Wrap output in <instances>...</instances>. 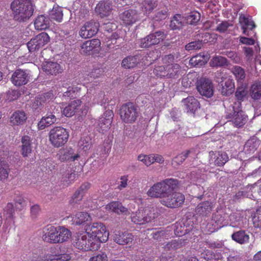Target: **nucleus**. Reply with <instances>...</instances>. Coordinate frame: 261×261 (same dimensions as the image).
Returning a JSON list of instances; mask_svg holds the SVG:
<instances>
[{
    "instance_id": "a19ab883",
    "label": "nucleus",
    "mask_w": 261,
    "mask_h": 261,
    "mask_svg": "<svg viewBox=\"0 0 261 261\" xmlns=\"http://www.w3.org/2000/svg\"><path fill=\"white\" fill-rule=\"evenodd\" d=\"M231 237L233 240L241 244L248 243L249 240V235L243 230H240L233 233Z\"/></svg>"
},
{
    "instance_id": "2eb2a0df",
    "label": "nucleus",
    "mask_w": 261,
    "mask_h": 261,
    "mask_svg": "<svg viewBox=\"0 0 261 261\" xmlns=\"http://www.w3.org/2000/svg\"><path fill=\"white\" fill-rule=\"evenodd\" d=\"M197 89L200 95L207 98L211 97L214 94V86L208 79L200 80L197 85Z\"/></svg>"
},
{
    "instance_id": "e2e57ef3",
    "label": "nucleus",
    "mask_w": 261,
    "mask_h": 261,
    "mask_svg": "<svg viewBox=\"0 0 261 261\" xmlns=\"http://www.w3.org/2000/svg\"><path fill=\"white\" fill-rule=\"evenodd\" d=\"M16 209L21 210L27 205V201L21 196H17L15 199Z\"/></svg>"
},
{
    "instance_id": "37998d69",
    "label": "nucleus",
    "mask_w": 261,
    "mask_h": 261,
    "mask_svg": "<svg viewBox=\"0 0 261 261\" xmlns=\"http://www.w3.org/2000/svg\"><path fill=\"white\" fill-rule=\"evenodd\" d=\"M185 22V19L180 15L176 14L171 20L170 27L173 30L180 29Z\"/></svg>"
},
{
    "instance_id": "052dcab7",
    "label": "nucleus",
    "mask_w": 261,
    "mask_h": 261,
    "mask_svg": "<svg viewBox=\"0 0 261 261\" xmlns=\"http://www.w3.org/2000/svg\"><path fill=\"white\" fill-rule=\"evenodd\" d=\"M182 239H178L177 240H172L168 243L165 246V249L167 250L176 249L181 246Z\"/></svg>"
},
{
    "instance_id": "69168bd1",
    "label": "nucleus",
    "mask_w": 261,
    "mask_h": 261,
    "mask_svg": "<svg viewBox=\"0 0 261 261\" xmlns=\"http://www.w3.org/2000/svg\"><path fill=\"white\" fill-rule=\"evenodd\" d=\"M202 46L201 41L198 40L191 42L185 46V49L188 51L200 49Z\"/></svg>"
},
{
    "instance_id": "c756f323",
    "label": "nucleus",
    "mask_w": 261,
    "mask_h": 261,
    "mask_svg": "<svg viewBox=\"0 0 261 261\" xmlns=\"http://www.w3.org/2000/svg\"><path fill=\"white\" fill-rule=\"evenodd\" d=\"M212 203L205 201L198 205L196 209V217H204L210 214L212 211Z\"/></svg>"
},
{
    "instance_id": "423d86ee",
    "label": "nucleus",
    "mask_w": 261,
    "mask_h": 261,
    "mask_svg": "<svg viewBox=\"0 0 261 261\" xmlns=\"http://www.w3.org/2000/svg\"><path fill=\"white\" fill-rule=\"evenodd\" d=\"M51 144L56 148L64 146L68 141L69 132L62 127L56 126L50 129L48 134Z\"/></svg>"
},
{
    "instance_id": "603ef678",
    "label": "nucleus",
    "mask_w": 261,
    "mask_h": 261,
    "mask_svg": "<svg viewBox=\"0 0 261 261\" xmlns=\"http://www.w3.org/2000/svg\"><path fill=\"white\" fill-rule=\"evenodd\" d=\"M232 72L238 81L241 82L245 77V73L244 69L240 66H236L233 67L232 69Z\"/></svg>"
},
{
    "instance_id": "ddd939ff",
    "label": "nucleus",
    "mask_w": 261,
    "mask_h": 261,
    "mask_svg": "<svg viewBox=\"0 0 261 261\" xmlns=\"http://www.w3.org/2000/svg\"><path fill=\"white\" fill-rule=\"evenodd\" d=\"M113 116L112 111H106L97 121V130L102 133L108 131L111 126Z\"/></svg>"
},
{
    "instance_id": "473e14b6",
    "label": "nucleus",
    "mask_w": 261,
    "mask_h": 261,
    "mask_svg": "<svg viewBox=\"0 0 261 261\" xmlns=\"http://www.w3.org/2000/svg\"><path fill=\"white\" fill-rule=\"evenodd\" d=\"M104 208L107 212H112L118 214L124 213L127 211V209L119 201H112L106 205Z\"/></svg>"
},
{
    "instance_id": "774afa93",
    "label": "nucleus",
    "mask_w": 261,
    "mask_h": 261,
    "mask_svg": "<svg viewBox=\"0 0 261 261\" xmlns=\"http://www.w3.org/2000/svg\"><path fill=\"white\" fill-rule=\"evenodd\" d=\"M107 256L105 253L95 254L89 259V261H107Z\"/></svg>"
},
{
    "instance_id": "ea45409f",
    "label": "nucleus",
    "mask_w": 261,
    "mask_h": 261,
    "mask_svg": "<svg viewBox=\"0 0 261 261\" xmlns=\"http://www.w3.org/2000/svg\"><path fill=\"white\" fill-rule=\"evenodd\" d=\"M140 57L138 56L127 57L122 61V66L125 68H132L135 67L139 63Z\"/></svg>"
},
{
    "instance_id": "4be33fe9",
    "label": "nucleus",
    "mask_w": 261,
    "mask_h": 261,
    "mask_svg": "<svg viewBox=\"0 0 261 261\" xmlns=\"http://www.w3.org/2000/svg\"><path fill=\"white\" fill-rule=\"evenodd\" d=\"M134 236L128 232L118 231L115 233L113 240L119 245H125L132 242Z\"/></svg>"
},
{
    "instance_id": "6e6d98bb",
    "label": "nucleus",
    "mask_w": 261,
    "mask_h": 261,
    "mask_svg": "<svg viewBox=\"0 0 261 261\" xmlns=\"http://www.w3.org/2000/svg\"><path fill=\"white\" fill-rule=\"evenodd\" d=\"M8 166L0 160V179H5L8 177Z\"/></svg>"
},
{
    "instance_id": "9b49d317",
    "label": "nucleus",
    "mask_w": 261,
    "mask_h": 261,
    "mask_svg": "<svg viewBox=\"0 0 261 261\" xmlns=\"http://www.w3.org/2000/svg\"><path fill=\"white\" fill-rule=\"evenodd\" d=\"M70 259L71 256L69 254H60L57 248L51 247L49 248L48 253L39 256L37 260L41 261H68Z\"/></svg>"
},
{
    "instance_id": "f704fd0d",
    "label": "nucleus",
    "mask_w": 261,
    "mask_h": 261,
    "mask_svg": "<svg viewBox=\"0 0 261 261\" xmlns=\"http://www.w3.org/2000/svg\"><path fill=\"white\" fill-rule=\"evenodd\" d=\"M61 158L65 161L74 162L78 160L80 155L76 150L71 147H68L63 150Z\"/></svg>"
},
{
    "instance_id": "20e7f679",
    "label": "nucleus",
    "mask_w": 261,
    "mask_h": 261,
    "mask_svg": "<svg viewBox=\"0 0 261 261\" xmlns=\"http://www.w3.org/2000/svg\"><path fill=\"white\" fill-rule=\"evenodd\" d=\"M159 210L155 206L150 205L140 208L131 215L132 221L135 224L141 225L150 222L157 217Z\"/></svg>"
},
{
    "instance_id": "a18cd8bd",
    "label": "nucleus",
    "mask_w": 261,
    "mask_h": 261,
    "mask_svg": "<svg viewBox=\"0 0 261 261\" xmlns=\"http://www.w3.org/2000/svg\"><path fill=\"white\" fill-rule=\"evenodd\" d=\"M154 74L160 77H167V76H172L175 74V71L174 72H167V66L165 67V66H160L156 67L153 71Z\"/></svg>"
},
{
    "instance_id": "dca6fc26",
    "label": "nucleus",
    "mask_w": 261,
    "mask_h": 261,
    "mask_svg": "<svg viewBox=\"0 0 261 261\" xmlns=\"http://www.w3.org/2000/svg\"><path fill=\"white\" fill-rule=\"evenodd\" d=\"M217 80L221 84V92L223 95H229L233 92L234 83L231 76L223 74L220 78L217 77Z\"/></svg>"
},
{
    "instance_id": "13d9d810",
    "label": "nucleus",
    "mask_w": 261,
    "mask_h": 261,
    "mask_svg": "<svg viewBox=\"0 0 261 261\" xmlns=\"http://www.w3.org/2000/svg\"><path fill=\"white\" fill-rule=\"evenodd\" d=\"M81 88L79 87H69L67 88V91H64L63 90H61L62 92H64L63 96L64 97H74L76 96L77 92L79 91Z\"/></svg>"
},
{
    "instance_id": "7c9ffc66",
    "label": "nucleus",
    "mask_w": 261,
    "mask_h": 261,
    "mask_svg": "<svg viewBox=\"0 0 261 261\" xmlns=\"http://www.w3.org/2000/svg\"><path fill=\"white\" fill-rule=\"evenodd\" d=\"M239 22L241 25L243 33L246 35H248L247 33L248 29L252 30L255 27L253 21L251 20V17H246L243 14H241L240 16Z\"/></svg>"
},
{
    "instance_id": "f8f14e48",
    "label": "nucleus",
    "mask_w": 261,
    "mask_h": 261,
    "mask_svg": "<svg viewBox=\"0 0 261 261\" xmlns=\"http://www.w3.org/2000/svg\"><path fill=\"white\" fill-rule=\"evenodd\" d=\"M241 102L237 101L232 106L233 114L232 115L231 121L235 126L241 127L247 122V116L240 109Z\"/></svg>"
},
{
    "instance_id": "aec40b11",
    "label": "nucleus",
    "mask_w": 261,
    "mask_h": 261,
    "mask_svg": "<svg viewBox=\"0 0 261 261\" xmlns=\"http://www.w3.org/2000/svg\"><path fill=\"white\" fill-rule=\"evenodd\" d=\"M230 225L233 227H243L247 220L243 218V212L237 211L232 213L229 216Z\"/></svg>"
},
{
    "instance_id": "f257e3e1",
    "label": "nucleus",
    "mask_w": 261,
    "mask_h": 261,
    "mask_svg": "<svg viewBox=\"0 0 261 261\" xmlns=\"http://www.w3.org/2000/svg\"><path fill=\"white\" fill-rule=\"evenodd\" d=\"M14 18L19 21L29 19L33 13V8L30 0H14L11 5Z\"/></svg>"
},
{
    "instance_id": "4c0bfd02",
    "label": "nucleus",
    "mask_w": 261,
    "mask_h": 261,
    "mask_svg": "<svg viewBox=\"0 0 261 261\" xmlns=\"http://www.w3.org/2000/svg\"><path fill=\"white\" fill-rule=\"evenodd\" d=\"M57 229L58 243H62L67 241L71 236L70 230L64 227L58 226Z\"/></svg>"
},
{
    "instance_id": "338daca9",
    "label": "nucleus",
    "mask_w": 261,
    "mask_h": 261,
    "mask_svg": "<svg viewBox=\"0 0 261 261\" xmlns=\"http://www.w3.org/2000/svg\"><path fill=\"white\" fill-rule=\"evenodd\" d=\"M192 76V74H188L182 78L181 83L183 87L188 88L193 84L194 81Z\"/></svg>"
},
{
    "instance_id": "8fccbe9b",
    "label": "nucleus",
    "mask_w": 261,
    "mask_h": 261,
    "mask_svg": "<svg viewBox=\"0 0 261 261\" xmlns=\"http://www.w3.org/2000/svg\"><path fill=\"white\" fill-rule=\"evenodd\" d=\"M226 59L221 56L213 57L210 62V64L212 67H221L226 65Z\"/></svg>"
},
{
    "instance_id": "cd10ccee",
    "label": "nucleus",
    "mask_w": 261,
    "mask_h": 261,
    "mask_svg": "<svg viewBox=\"0 0 261 261\" xmlns=\"http://www.w3.org/2000/svg\"><path fill=\"white\" fill-rule=\"evenodd\" d=\"M259 144V140L256 137H252L246 142L244 151L247 154H252L257 149Z\"/></svg>"
},
{
    "instance_id": "39448f33",
    "label": "nucleus",
    "mask_w": 261,
    "mask_h": 261,
    "mask_svg": "<svg viewBox=\"0 0 261 261\" xmlns=\"http://www.w3.org/2000/svg\"><path fill=\"white\" fill-rule=\"evenodd\" d=\"M72 244L76 248L84 251L98 249V244L92 242L87 231L76 233L72 239Z\"/></svg>"
},
{
    "instance_id": "4d7b16f0",
    "label": "nucleus",
    "mask_w": 261,
    "mask_h": 261,
    "mask_svg": "<svg viewBox=\"0 0 261 261\" xmlns=\"http://www.w3.org/2000/svg\"><path fill=\"white\" fill-rule=\"evenodd\" d=\"M235 95L238 100H243L247 95V91L245 87L240 86L237 88Z\"/></svg>"
},
{
    "instance_id": "f3484780",
    "label": "nucleus",
    "mask_w": 261,
    "mask_h": 261,
    "mask_svg": "<svg viewBox=\"0 0 261 261\" xmlns=\"http://www.w3.org/2000/svg\"><path fill=\"white\" fill-rule=\"evenodd\" d=\"M136 10L129 9L120 14L119 18L124 25H132L141 18Z\"/></svg>"
},
{
    "instance_id": "c85d7f7f",
    "label": "nucleus",
    "mask_w": 261,
    "mask_h": 261,
    "mask_svg": "<svg viewBox=\"0 0 261 261\" xmlns=\"http://www.w3.org/2000/svg\"><path fill=\"white\" fill-rule=\"evenodd\" d=\"M100 45V40L94 39L85 42L81 46V49L83 52L88 54L94 50H97Z\"/></svg>"
},
{
    "instance_id": "de8ad7c7",
    "label": "nucleus",
    "mask_w": 261,
    "mask_h": 261,
    "mask_svg": "<svg viewBox=\"0 0 261 261\" xmlns=\"http://www.w3.org/2000/svg\"><path fill=\"white\" fill-rule=\"evenodd\" d=\"M90 188V184L88 183H86L82 185L79 189L75 192L72 196V198L75 201V202H77L82 199V197L84 195L85 191L88 189Z\"/></svg>"
},
{
    "instance_id": "9d476101",
    "label": "nucleus",
    "mask_w": 261,
    "mask_h": 261,
    "mask_svg": "<svg viewBox=\"0 0 261 261\" xmlns=\"http://www.w3.org/2000/svg\"><path fill=\"white\" fill-rule=\"evenodd\" d=\"M49 40V37L46 33H41L28 42V49L31 52L38 51L47 44Z\"/></svg>"
},
{
    "instance_id": "0eeeda50",
    "label": "nucleus",
    "mask_w": 261,
    "mask_h": 261,
    "mask_svg": "<svg viewBox=\"0 0 261 261\" xmlns=\"http://www.w3.org/2000/svg\"><path fill=\"white\" fill-rule=\"evenodd\" d=\"M120 115L124 122L132 123L136 120L139 115V112L134 104L129 103L122 106Z\"/></svg>"
},
{
    "instance_id": "680f3d73",
    "label": "nucleus",
    "mask_w": 261,
    "mask_h": 261,
    "mask_svg": "<svg viewBox=\"0 0 261 261\" xmlns=\"http://www.w3.org/2000/svg\"><path fill=\"white\" fill-rule=\"evenodd\" d=\"M175 74L172 76H167L168 78L175 77L176 76L178 75L180 72V68L178 64H170L167 66V72H174Z\"/></svg>"
},
{
    "instance_id": "5701e85b",
    "label": "nucleus",
    "mask_w": 261,
    "mask_h": 261,
    "mask_svg": "<svg viewBox=\"0 0 261 261\" xmlns=\"http://www.w3.org/2000/svg\"><path fill=\"white\" fill-rule=\"evenodd\" d=\"M67 219L73 224L81 225L92 220L91 215L87 212H77L74 216L67 217Z\"/></svg>"
},
{
    "instance_id": "b1692460",
    "label": "nucleus",
    "mask_w": 261,
    "mask_h": 261,
    "mask_svg": "<svg viewBox=\"0 0 261 261\" xmlns=\"http://www.w3.org/2000/svg\"><path fill=\"white\" fill-rule=\"evenodd\" d=\"M182 102L188 113L194 115L195 112L200 108L199 101L193 96H189L184 99Z\"/></svg>"
},
{
    "instance_id": "4468645a",
    "label": "nucleus",
    "mask_w": 261,
    "mask_h": 261,
    "mask_svg": "<svg viewBox=\"0 0 261 261\" xmlns=\"http://www.w3.org/2000/svg\"><path fill=\"white\" fill-rule=\"evenodd\" d=\"M99 24L95 21H87L81 28L80 36L84 39L91 38L98 32Z\"/></svg>"
},
{
    "instance_id": "1a4fd4ad",
    "label": "nucleus",
    "mask_w": 261,
    "mask_h": 261,
    "mask_svg": "<svg viewBox=\"0 0 261 261\" xmlns=\"http://www.w3.org/2000/svg\"><path fill=\"white\" fill-rule=\"evenodd\" d=\"M185 199V196L181 193L171 192L161 199V203L167 207L174 208L180 206Z\"/></svg>"
},
{
    "instance_id": "c9c22d12",
    "label": "nucleus",
    "mask_w": 261,
    "mask_h": 261,
    "mask_svg": "<svg viewBox=\"0 0 261 261\" xmlns=\"http://www.w3.org/2000/svg\"><path fill=\"white\" fill-rule=\"evenodd\" d=\"M50 24V20L44 15L38 16L34 22V26L37 30H45L48 28Z\"/></svg>"
},
{
    "instance_id": "6ab92c4d",
    "label": "nucleus",
    "mask_w": 261,
    "mask_h": 261,
    "mask_svg": "<svg viewBox=\"0 0 261 261\" xmlns=\"http://www.w3.org/2000/svg\"><path fill=\"white\" fill-rule=\"evenodd\" d=\"M29 77V74L27 71L17 69L12 74L11 81L14 85L19 86L26 84Z\"/></svg>"
},
{
    "instance_id": "58836bf2",
    "label": "nucleus",
    "mask_w": 261,
    "mask_h": 261,
    "mask_svg": "<svg viewBox=\"0 0 261 261\" xmlns=\"http://www.w3.org/2000/svg\"><path fill=\"white\" fill-rule=\"evenodd\" d=\"M249 94L254 100L259 99L261 97V83L259 82H255L251 86Z\"/></svg>"
},
{
    "instance_id": "f03ea898",
    "label": "nucleus",
    "mask_w": 261,
    "mask_h": 261,
    "mask_svg": "<svg viewBox=\"0 0 261 261\" xmlns=\"http://www.w3.org/2000/svg\"><path fill=\"white\" fill-rule=\"evenodd\" d=\"M84 230L87 231L88 237L96 243L98 244V249L100 243H104L108 241L109 236V231L107 230L105 225L101 222H94L86 225Z\"/></svg>"
},
{
    "instance_id": "6e6552de",
    "label": "nucleus",
    "mask_w": 261,
    "mask_h": 261,
    "mask_svg": "<svg viewBox=\"0 0 261 261\" xmlns=\"http://www.w3.org/2000/svg\"><path fill=\"white\" fill-rule=\"evenodd\" d=\"M224 220L223 212L218 211L213 214L212 219L205 226L203 224L202 228H205L209 233L215 232L224 225Z\"/></svg>"
},
{
    "instance_id": "2f4dec72",
    "label": "nucleus",
    "mask_w": 261,
    "mask_h": 261,
    "mask_svg": "<svg viewBox=\"0 0 261 261\" xmlns=\"http://www.w3.org/2000/svg\"><path fill=\"white\" fill-rule=\"evenodd\" d=\"M57 121L56 116L52 113L47 114L45 116L42 118L38 123L39 129L42 130L47 127L49 126Z\"/></svg>"
},
{
    "instance_id": "a211bd4d",
    "label": "nucleus",
    "mask_w": 261,
    "mask_h": 261,
    "mask_svg": "<svg viewBox=\"0 0 261 261\" xmlns=\"http://www.w3.org/2000/svg\"><path fill=\"white\" fill-rule=\"evenodd\" d=\"M42 238L43 241L47 243H58V229L57 227L47 226L42 230Z\"/></svg>"
},
{
    "instance_id": "49530a36",
    "label": "nucleus",
    "mask_w": 261,
    "mask_h": 261,
    "mask_svg": "<svg viewBox=\"0 0 261 261\" xmlns=\"http://www.w3.org/2000/svg\"><path fill=\"white\" fill-rule=\"evenodd\" d=\"M49 16L51 19H55L58 22H61L63 17L62 8L58 6H54L52 10L49 12Z\"/></svg>"
},
{
    "instance_id": "3c124183",
    "label": "nucleus",
    "mask_w": 261,
    "mask_h": 261,
    "mask_svg": "<svg viewBox=\"0 0 261 261\" xmlns=\"http://www.w3.org/2000/svg\"><path fill=\"white\" fill-rule=\"evenodd\" d=\"M191 152V151L190 150H187L181 153L180 154H179L173 160L172 163V165L175 166L182 163L188 157Z\"/></svg>"
},
{
    "instance_id": "c03bdc74",
    "label": "nucleus",
    "mask_w": 261,
    "mask_h": 261,
    "mask_svg": "<svg viewBox=\"0 0 261 261\" xmlns=\"http://www.w3.org/2000/svg\"><path fill=\"white\" fill-rule=\"evenodd\" d=\"M207 62V58L203 55H197L193 57L189 61V63L193 66H201Z\"/></svg>"
},
{
    "instance_id": "09e8293b",
    "label": "nucleus",
    "mask_w": 261,
    "mask_h": 261,
    "mask_svg": "<svg viewBox=\"0 0 261 261\" xmlns=\"http://www.w3.org/2000/svg\"><path fill=\"white\" fill-rule=\"evenodd\" d=\"M166 38L165 34L161 31L149 35V39H150L152 45L157 44L163 41Z\"/></svg>"
},
{
    "instance_id": "a878e982",
    "label": "nucleus",
    "mask_w": 261,
    "mask_h": 261,
    "mask_svg": "<svg viewBox=\"0 0 261 261\" xmlns=\"http://www.w3.org/2000/svg\"><path fill=\"white\" fill-rule=\"evenodd\" d=\"M42 69L47 73L52 75H56L63 70L59 64L54 62H46L43 63Z\"/></svg>"
},
{
    "instance_id": "393cba45",
    "label": "nucleus",
    "mask_w": 261,
    "mask_h": 261,
    "mask_svg": "<svg viewBox=\"0 0 261 261\" xmlns=\"http://www.w3.org/2000/svg\"><path fill=\"white\" fill-rule=\"evenodd\" d=\"M111 10L110 3L107 1H101L95 8V12L101 18L110 16Z\"/></svg>"
},
{
    "instance_id": "bf43d9fd",
    "label": "nucleus",
    "mask_w": 261,
    "mask_h": 261,
    "mask_svg": "<svg viewBox=\"0 0 261 261\" xmlns=\"http://www.w3.org/2000/svg\"><path fill=\"white\" fill-rule=\"evenodd\" d=\"M138 160L142 162L146 166H149L152 164V159L151 154L145 155L141 154L138 155Z\"/></svg>"
},
{
    "instance_id": "0e129e2a",
    "label": "nucleus",
    "mask_w": 261,
    "mask_h": 261,
    "mask_svg": "<svg viewBox=\"0 0 261 261\" xmlns=\"http://www.w3.org/2000/svg\"><path fill=\"white\" fill-rule=\"evenodd\" d=\"M14 212L13 205L11 203H9L4 209L5 215L7 220L13 218Z\"/></svg>"
},
{
    "instance_id": "e433bc0d",
    "label": "nucleus",
    "mask_w": 261,
    "mask_h": 261,
    "mask_svg": "<svg viewBox=\"0 0 261 261\" xmlns=\"http://www.w3.org/2000/svg\"><path fill=\"white\" fill-rule=\"evenodd\" d=\"M27 119V116L23 111H17L11 116L10 122L13 125H20L24 123Z\"/></svg>"
},
{
    "instance_id": "79ce46f5",
    "label": "nucleus",
    "mask_w": 261,
    "mask_h": 261,
    "mask_svg": "<svg viewBox=\"0 0 261 261\" xmlns=\"http://www.w3.org/2000/svg\"><path fill=\"white\" fill-rule=\"evenodd\" d=\"M156 0H144L142 4V11L144 15H147L156 7Z\"/></svg>"
},
{
    "instance_id": "bb28decb",
    "label": "nucleus",
    "mask_w": 261,
    "mask_h": 261,
    "mask_svg": "<svg viewBox=\"0 0 261 261\" xmlns=\"http://www.w3.org/2000/svg\"><path fill=\"white\" fill-rule=\"evenodd\" d=\"M21 154L23 157L30 155L32 151V139L28 136H24L21 138Z\"/></svg>"
},
{
    "instance_id": "864d4df0",
    "label": "nucleus",
    "mask_w": 261,
    "mask_h": 261,
    "mask_svg": "<svg viewBox=\"0 0 261 261\" xmlns=\"http://www.w3.org/2000/svg\"><path fill=\"white\" fill-rule=\"evenodd\" d=\"M79 146L85 151L88 150L91 146V142L89 137L81 138L79 142Z\"/></svg>"
},
{
    "instance_id": "7ed1b4c3",
    "label": "nucleus",
    "mask_w": 261,
    "mask_h": 261,
    "mask_svg": "<svg viewBox=\"0 0 261 261\" xmlns=\"http://www.w3.org/2000/svg\"><path fill=\"white\" fill-rule=\"evenodd\" d=\"M178 180L173 178L167 179L162 182L154 184L147 192L151 197H162L163 198L168 194L172 191L178 185Z\"/></svg>"
},
{
    "instance_id": "412c9836",
    "label": "nucleus",
    "mask_w": 261,
    "mask_h": 261,
    "mask_svg": "<svg viewBox=\"0 0 261 261\" xmlns=\"http://www.w3.org/2000/svg\"><path fill=\"white\" fill-rule=\"evenodd\" d=\"M210 163L218 166H223L228 160L227 154L224 152H210Z\"/></svg>"
},
{
    "instance_id": "72a5a7b5",
    "label": "nucleus",
    "mask_w": 261,
    "mask_h": 261,
    "mask_svg": "<svg viewBox=\"0 0 261 261\" xmlns=\"http://www.w3.org/2000/svg\"><path fill=\"white\" fill-rule=\"evenodd\" d=\"M81 101L75 100L71 101L63 111V114L66 117H70L73 116L81 106Z\"/></svg>"
},
{
    "instance_id": "5fc2aeb1",
    "label": "nucleus",
    "mask_w": 261,
    "mask_h": 261,
    "mask_svg": "<svg viewBox=\"0 0 261 261\" xmlns=\"http://www.w3.org/2000/svg\"><path fill=\"white\" fill-rule=\"evenodd\" d=\"M252 221L255 227L261 228V207L257 209L254 213Z\"/></svg>"
}]
</instances>
